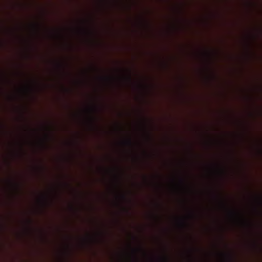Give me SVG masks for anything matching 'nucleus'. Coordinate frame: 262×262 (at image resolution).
I'll return each instance as SVG.
<instances>
[{"instance_id": "nucleus-4", "label": "nucleus", "mask_w": 262, "mask_h": 262, "mask_svg": "<svg viewBox=\"0 0 262 262\" xmlns=\"http://www.w3.org/2000/svg\"><path fill=\"white\" fill-rule=\"evenodd\" d=\"M125 143L126 144H127V145H132V141H131V140L130 139H127V140H126Z\"/></svg>"}, {"instance_id": "nucleus-11", "label": "nucleus", "mask_w": 262, "mask_h": 262, "mask_svg": "<svg viewBox=\"0 0 262 262\" xmlns=\"http://www.w3.org/2000/svg\"><path fill=\"white\" fill-rule=\"evenodd\" d=\"M94 119H92V120H91V123L93 124H94Z\"/></svg>"}, {"instance_id": "nucleus-16", "label": "nucleus", "mask_w": 262, "mask_h": 262, "mask_svg": "<svg viewBox=\"0 0 262 262\" xmlns=\"http://www.w3.org/2000/svg\"><path fill=\"white\" fill-rule=\"evenodd\" d=\"M2 77V75H1V74L0 73V79Z\"/></svg>"}, {"instance_id": "nucleus-13", "label": "nucleus", "mask_w": 262, "mask_h": 262, "mask_svg": "<svg viewBox=\"0 0 262 262\" xmlns=\"http://www.w3.org/2000/svg\"><path fill=\"white\" fill-rule=\"evenodd\" d=\"M105 79H106V80H110V78H108L107 77V78H105Z\"/></svg>"}, {"instance_id": "nucleus-17", "label": "nucleus", "mask_w": 262, "mask_h": 262, "mask_svg": "<svg viewBox=\"0 0 262 262\" xmlns=\"http://www.w3.org/2000/svg\"><path fill=\"white\" fill-rule=\"evenodd\" d=\"M92 111H95V108H92Z\"/></svg>"}, {"instance_id": "nucleus-9", "label": "nucleus", "mask_w": 262, "mask_h": 262, "mask_svg": "<svg viewBox=\"0 0 262 262\" xmlns=\"http://www.w3.org/2000/svg\"><path fill=\"white\" fill-rule=\"evenodd\" d=\"M127 80H128V81H131V77H130V75H129V76L127 77Z\"/></svg>"}, {"instance_id": "nucleus-1", "label": "nucleus", "mask_w": 262, "mask_h": 262, "mask_svg": "<svg viewBox=\"0 0 262 262\" xmlns=\"http://www.w3.org/2000/svg\"><path fill=\"white\" fill-rule=\"evenodd\" d=\"M222 255L226 257V259L229 261L232 260V255L229 253H222Z\"/></svg>"}, {"instance_id": "nucleus-12", "label": "nucleus", "mask_w": 262, "mask_h": 262, "mask_svg": "<svg viewBox=\"0 0 262 262\" xmlns=\"http://www.w3.org/2000/svg\"><path fill=\"white\" fill-rule=\"evenodd\" d=\"M182 182H183V183H184V182H185V180H184V179H182Z\"/></svg>"}, {"instance_id": "nucleus-3", "label": "nucleus", "mask_w": 262, "mask_h": 262, "mask_svg": "<svg viewBox=\"0 0 262 262\" xmlns=\"http://www.w3.org/2000/svg\"><path fill=\"white\" fill-rule=\"evenodd\" d=\"M161 259L164 262H168V259L166 256H163L161 258Z\"/></svg>"}, {"instance_id": "nucleus-2", "label": "nucleus", "mask_w": 262, "mask_h": 262, "mask_svg": "<svg viewBox=\"0 0 262 262\" xmlns=\"http://www.w3.org/2000/svg\"><path fill=\"white\" fill-rule=\"evenodd\" d=\"M138 251H142L143 252V249L141 247H139V248H138L137 249H134V253L135 255L136 254V253Z\"/></svg>"}, {"instance_id": "nucleus-15", "label": "nucleus", "mask_w": 262, "mask_h": 262, "mask_svg": "<svg viewBox=\"0 0 262 262\" xmlns=\"http://www.w3.org/2000/svg\"><path fill=\"white\" fill-rule=\"evenodd\" d=\"M35 28L38 27V26H37V25H35Z\"/></svg>"}, {"instance_id": "nucleus-6", "label": "nucleus", "mask_w": 262, "mask_h": 262, "mask_svg": "<svg viewBox=\"0 0 262 262\" xmlns=\"http://www.w3.org/2000/svg\"><path fill=\"white\" fill-rule=\"evenodd\" d=\"M231 214L232 215L235 216H236L237 215V213L234 211H231Z\"/></svg>"}, {"instance_id": "nucleus-8", "label": "nucleus", "mask_w": 262, "mask_h": 262, "mask_svg": "<svg viewBox=\"0 0 262 262\" xmlns=\"http://www.w3.org/2000/svg\"><path fill=\"white\" fill-rule=\"evenodd\" d=\"M182 226L183 227H186V224L185 223V222H183L182 224H181Z\"/></svg>"}, {"instance_id": "nucleus-10", "label": "nucleus", "mask_w": 262, "mask_h": 262, "mask_svg": "<svg viewBox=\"0 0 262 262\" xmlns=\"http://www.w3.org/2000/svg\"><path fill=\"white\" fill-rule=\"evenodd\" d=\"M58 66H59V67L60 68H63V64H60H60H59Z\"/></svg>"}, {"instance_id": "nucleus-7", "label": "nucleus", "mask_w": 262, "mask_h": 262, "mask_svg": "<svg viewBox=\"0 0 262 262\" xmlns=\"http://www.w3.org/2000/svg\"><path fill=\"white\" fill-rule=\"evenodd\" d=\"M121 198L123 200H125L126 199V197H125V195H124V194H122L121 196Z\"/></svg>"}, {"instance_id": "nucleus-5", "label": "nucleus", "mask_w": 262, "mask_h": 262, "mask_svg": "<svg viewBox=\"0 0 262 262\" xmlns=\"http://www.w3.org/2000/svg\"><path fill=\"white\" fill-rule=\"evenodd\" d=\"M258 203L260 206H262V196H260L258 198Z\"/></svg>"}, {"instance_id": "nucleus-14", "label": "nucleus", "mask_w": 262, "mask_h": 262, "mask_svg": "<svg viewBox=\"0 0 262 262\" xmlns=\"http://www.w3.org/2000/svg\"><path fill=\"white\" fill-rule=\"evenodd\" d=\"M43 200H46V198L45 196H43Z\"/></svg>"}]
</instances>
